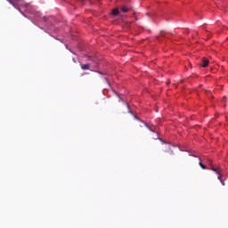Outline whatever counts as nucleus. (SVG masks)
I'll list each match as a JSON object with an SVG mask.
<instances>
[{"mask_svg": "<svg viewBox=\"0 0 228 228\" xmlns=\"http://www.w3.org/2000/svg\"><path fill=\"white\" fill-rule=\"evenodd\" d=\"M210 170H212L213 172H215L216 174H217V175H218V176H217V179L220 180V182L222 183V184H224V180H222V175H223V174H224V171L222 170V168L212 167L210 168Z\"/></svg>", "mask_w": 228, "mask_h": 228, "instance_id": "nucleus-1", "label": "nucleus"}, {"mask_svg": "<svg viewBox=\"0 0 228 228\" xmlns=\"http://www.w3.org/2000/svg\"><path fill=\"white\" fill-rule=\"evenodd\" d=\"M13 8L19 10V6H22V0H7Z\"/></svg>", "mask_w": 228, "mask_h": 228, "instance_id": "nucleus-2", "label": "nucleus"}, {"mask_svg": "<svg viewBox=\"0 0 228 228\" xmlns=\"http://www.w3.org/2000/svg\"><path fill=\"white\" fill-rule=\"evenodd\" d=\"M208 65L209 60H208L207 58H203L201 67H203V69H206L207 67H208Z\"/></svg>", "mask_w": 228, "mask_h": 228, "instance_id": "nucleus-3", "label": "nucleus"}, {"mask_svg": "<svg viewBox=\"0 0 228 228\" xmlns=\"http://www.w3.org/2000/svg\"><path fill=\"white\" fill-rule=\"evenodd\" d=\"M142 125H140V127H147V129H149V131H151V133H154V130L149 126V125H147V123L142 121L141 122Z\"/></svg>", "mask_w": 228, "mask_h": 228, "instance_id": "nucleus-4", "label": "nucleus"}, {"mask_svg": "<svg viewBox=\"0 0 228 228\" xmlns=\"http://www.w3.org/2000/svg\"><path fill=\"white\" fill-rule=\"evenodd\" d=\"M92 67V64L87 63V64H82L81 69L82 70H90V68Z\"/></svg>", "mask_w": 228, "mask_h": 228, "instance_id": "nucleus-5", "label": "nucleus"}, {"mask_svg": "<svg viewBox=\"0 0 228 228\" xmlns=\"http://www.w3.org/2000/svg\"><path fill=\"white\" fill-rule=\"evenodd\" d=\"M121 12H123V13H127V12H129V8L126 7V5L121 6Z\"/></svg>", "mask_w": 228, "mask_h": 228, "instance_id": "nucleus-6", "label": "nucleus"}, {"mask_svg": "<svg viewBox=\"0 0 228 228\" xmlns=\"http://www.w3.org/2000/svg\"><path fill=\"white\" fill-rule=\"evenodd\" d=\"M118 13H120V12L118 11V9H114L112 11V15H118Z\"/></svg>", "mask_w": 228, "mask_h": 228, "instance_id": "nucleus-7", "label": "nucleus"}, {"mask_svg": "<svg viewBox=\"0 0 228 228\" xmlns=\"http://www.w3.org/2000/svg\"><path fill=\"white\" fill-rule=\"evenodd\" d=\"M115 94H116V95L118 97L119 101H120L121 102H124V99H122V97H120V94H119L118 93H117V92H115Z\"/></svg>", "mask_w": 228, "mask_h": 228, "instance_id": "nucleus-8", "label": "nucleus"}, {"mask_svg": "<svg viewBox=\"0 0 228 228\" xmlns=\"http://www.w3.org/2000/svg\"><path fill=\"white\" fill-rule=\"evenodd\" d=\"M200 167H201L203 170H206L208 168L206 165H204L202 162H200Z\"/></svg>", "mask_w": 228, "mask_h": 228, "instance_id": "nucleus-9", "label": "nucleus"}, {"mask_svg": "<svg viewBox=\"0 0 228 228\" xmlns=\"http://www.w3.org/2000/svg\"><path fill=\"white\" fill-rule=\"evenodd\" d=\"M18 10H19L20 13H22V11H20V8H19Z\"/></svg>", "mask_w": 228, "mask_h": 228, "instance_id": "nucleus-10", "label": "nucleus"}, {"mask_svg": "<svg viewBox=\"0 0 228 228\" xmlns=\"http://www.w3.org/2000/svg\"><path fill=\"white\" fill-rule=\"evenodd\" d=\"M18 10H19L20 13H22V11H20V8H19Z\"/></svg>", "mask_w": 228, "mask_h": 228, "instance_id": "nucleus-11", "label": "nucleus"}, {"mask_svg": "<svg viewBox=\"0 0 228 228\" xmlns=\"http://www.w3.org/2000/svg\"><path fill=\"white\" fill-rule=\"evenodd\" d=\"M73 61H74V63H77L76 59H74V58H73Z\"/></svg>", "mask_w": 228, "mask_h": 228, "instance_id": "nucleus-12", "label": "nucleus"}, {"mask_svg": "<svg viewBox=\"0 0 228 228\" xmlns=\"http://www.w3.org/2000/svg\"><path fill=\"white\" fill-rule=\"evenodd\" d=\"M223 99H224V100L227 99V96H224Z\"/></svg>", "mask_w": 228, "mask_h": 228, "instance_id": "nucleus-13", "label": "nucleus"}, {"mask_svg": "<svg viewBox=\"0 0 228 228\" xmlns=\"http://www.w3.org/2000/svg\"><path fill=\"white\" fill-rule=\"evenodd\" d=\"M127 108H129V103H126Z\"/></svg>", "mask_w": 228, "mask_h": 228, "instance_id": "nucleus-14", "label": "nucleus"}]
</instances>
